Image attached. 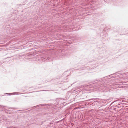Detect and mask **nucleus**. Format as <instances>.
Instances as JSON below:
<instances>
[{
  "label": "nucleus",
  "instance_id": "nucleus-2",
  "mask_svg": "<svg viewBox=\"0 0 128 128\" xmlns=\"http://www.w3.org/2000/svg\"><path fill=\"white\" fill-rule=\"evenodd\" d=\"M22 94V93L20 92H14L12 93H6V94H9V95H14L15 94Z\"/></svg>",
  "mask_w": 128,
  "mask_h": 128
},
{
  "label": "nucleus",
  "instance_id": "nucleus-9",
  "mask_svg": "<svg viewBox=\"0 0 128 128\" xmlns=\"http://www.w3.org/2000/svg\"><path fill=\"white\" fill-rule=\"evenodd\" d=\"M43 91H46L47 90H43Z\"/></svg>",
  "mask_w": 128,
  "mask_h": 128
},
{
  "label": "nucleus",
  "instance_id": "nucleus-3",
  "mask_svg": "<svg viewBox=\"0 0 128 128\" xmlns=\"http://www.w3.org/2000/svg\"><path fill=\"white\" fill-rule=\"evenodd\" d=\"M89 104L90 105H92V106H93L95 105V104H94L92 102H91L89 103Z\"/></svg>",
  "mask_w": 128,
  "mask_h": 128
},
{
  "label": "nucleus",
  "instance_id": "nucleus-4",
  "mask_svg": "<svg viewBox=\"0 0 128 128\" xmlns=\"http://www.w3.org/2000/svg\"><path fill=\"white\" fill-rule=\"evenodd\" d=\"M116 106L118 108H120V104H118Z\"/></svg>",
  "mask_w": 128,
  "mask_h": 128
},
{
  "label": "nucleus",
  "instance_id": "nucleus-1",
  "mask_svg": "<svg viewBox=\"0 0 128 128\" xmlns=\"http://www.w3.org/2000/svg\"><path fill=\"white\" fill-rule=\"evenodd\" d=\"M42 61L46 62H50L52 61V57L50 56H48L47 57H46L43 58L42 59Z\"/></svg>",
  "mask_w": 128,
  "mask_h": 128
},
{
  "label": "nucleus",
  "instance_id": "nucleus-6",
  "mask_svg": "<svg viewBox=\"0 0 128 128\" xmlns=\"http://www.w3.org/2000/svg\"><path fill=\"white\" fill-rule=\"evenodd\" d=\"M93 99H91L90 100H93Z\"/></svg>",
  "mask_w": 128,
  "mask_h": 128
},
{
  "label": "nucleus",
  "instance_id": "nucleus-5",
  "mask_svg": "<svg viewBox=\"0 0 128 128\" xmlns=\"http://www.w3.org/2000/svg\"><path fill=\"white\" fill-rule=\"evenodd\" d=\"M42 105V104H40V105H37L36 106H35V107H38V106H43Z\"/></svg>",
  "mask_w": 128,
  "mask_h": 128
},
{
  "label": "nucleus",
  "instance_id": "nucleus-8",
  "mask_svg": "<svg viewBox=\"0 0 128 128\" xmlns=\"http://www.w3.org/2000/svg\"><path fill=\"white\" fill-rule=\"evenodd\" d=\"M17 128V127H16V128H15V127H14V128Z\"/></svg>",
  "mask_w": 128,
  "mask_h": 128
},
{
  "label": "nucleus",
  "instance_id": "nucleus-7",
  "mask_svg": "<svg viewBox=\"0 0 128 128\" xmlns=\"http://www.w3.org/2000/svg\"><path fill=\"white\" fill-rule=\"evenodd\" d=\"M1 106L2 107H3L4 106Z\"/></svg>",
  "mask_w": 128,
  "mask_h": 128
}]
</instances>
